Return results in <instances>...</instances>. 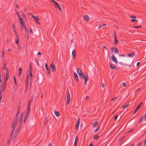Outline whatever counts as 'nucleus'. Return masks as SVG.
Wrapping results in <instances>:
<instances>
[{
  "mask_svg": "<svg viewBox=\"0 0 146 146\" xmlns=\"http://www.w3.org/2000/svg\"><path fill=\"white\" fill-rule=\"evenodd\" d=\"M15 11H16V13L17 15L18 18H19L20 17V15H19V14L18 12V11H17V10L16 9H15Z\"/></svg>",
  "mask_w": 146,
  "mask_h": 146,
  "instance_id": "nucleus-37",
  "label": "nucleus"
},
{
  "mask_svg": "<svg viewBox=\"0 0 146 146\" xmlns=\"http://www.w3.org/2000/svg\"><path fill=\"white\" fill-rule=\"evenodd\" d=\"M50 67L52 68V72L55 71L56 69L55 67V66L53 64H51L50 66Z\"/></svg>",
  "mask_w": 146,
  "mask_h": 146,
  "instance_id": "nucleus-10",
  "label": "nucleus"
},
{
  "mask_svg": "<svg viewBox=\"0 0 146 146\" xmlns=\"http://www.w3.org/2000/svg\"><path fill=\"white\" fill-rule=\"evenodd\" d=\"M37 55H42V53L39 52H38V53Z\"/></svg>",
  "mask_w": 146,
  "mask_h": 146,
  "instance_id": "nucleus-59",
  "label": "nucleus"
},
{
  "mask_svg": "<svg viewBox=\"0 0 146 146\" xmlns=\"http://www.w3.org/2000/svg\"><path fill=\"white\" fill-rule=\"evenodd\" d=\"M122 86L123 87H125L126 86V83L125 82H123L122 84Z\"/></svg>",
  "mask_w": 146,
  "mask_h": 146,
  "instance_id": "nucleus-51",
  "label": "nucleus"
},
{
  "mask_svg": "<svg viewBox=\"0 0 146 146\" xmlns=\"http://www.w3.org/2000/svg\"><path fill=\"white\" fill-rule=\"evenodd\" d=\"M31 17L34 19L36 20H40V19L38 18L37 16H34L33 15H32Z\"/></svg>",
  "mask_w": 146,
  "mask_h": 146,
  "instance_id": "nucleus-14",
  "label": "nucleus"
},
{
  "mask_svg": "<svg viewBox=\"0 0 146 146\" xmlns=\"http://www.w3.org/2000/svg\"><path fill=\"white\" fill-rule=\"evenodd\" d=\"M142 145V143L141 142H140L139 143L138 145H137V146H141V145Z\"/></svg>",
  "mask_w": 146,
  "mask_h": 146,
  "instance_id": "nucleus-53",
  "label": "nucleus"
},
{
  "mask_svg": "<svg viewBox=\"0 0 146 146\" xmlns=\"http://www.w3.org/2000/svg\"><path fill=\"white\" fill-rule=\"evenodd\" d=\"M54 113H55V115L57 117H58L60 116V114L58 112L56 111H54Z\"/></svg>",
  "mask_w": 146,
  "mask_h": 146,
  "instance_id": "nucleus-24",
  "label": "nucleus"
},
{
  "mask_svg": "<svg viewBox=\"0 0 146 146\" xmlns=\"http://www.w3.org/2000/svg\"><path fill=\"white\" fill-rule=\"evenodd\" d=\"M112 58V59L113 61V62H115L116 63H117V59L115 58L114 55L113 54V55Z\"/></svg>",
  "mask_w": 146,
  "mask_h": 146,
  "instance_id": "nucleus-12",
  "label": "nucleus"
},
{
  "mask_svg": "<svg viewBox=\"0 0 146 146\" xmlns=\"http://www.w3.org/2000/svg\"><path fill=\"white\" fill-rule=\"evenodd\" d=\"M104 83H103L102 84V88H103L104 87Z\"/></svg>",
  "mask_w": 146,
  "mask_h": 146,
  "instance_id": "nucleus-61",
  "label": "nucleus"
},
{
  "mask_svg": "<svg viewBox=\"0 0 146 146\" xmlns=\"http://www.w3.org/2000/svg\"><path fill=\"white\" fill-rule=\"evenodd\" d=\"M143 103L142 102H141L137 106L135 111L133 112V113H135L140 108L141 106L142 105Z\"/></svg>",
  "mask_w": 146,
  "mask_h": 146,
  "instance_id": "nucleus-6",
  "label": "nucleus"
},
{
  "mask_svg": "<svg viewBox=\"0 0 146 146\" xmlns=\"http://www.w3.org/2000/svg\"><path fill=\"white\" fill-rule=\"evenodd\" d=\"M30 72V79H32L33 78V74L32 72Z\"/></svg>",
  "mask_w": 146,
  "mask_h": 146,
  "instance_id": "nucleus-47",
  "label": "nucleus"
},
{
  "mask_svg": "<svg viewBox=\"0 0 146 146\" xmlns=\"http://www.w3.org/2000/svg\"><path fill=\"white\" fill-rule=\"evenodd\" d=\"M135 54V52H133L132 53H130V54H128L127 55V56L130 57H133V55Z\"/></svg>",
  "mask_w": 146,
  "mask_h": 146,
  "instance_id": "nucleus-18",
  "label": "nucleus"
},
{
  "mask_svg": "<svg viewBox=\"0 0 146 146\" xmlns=\"http://www.w3.org/2000/svg\"><path fill=\"white\" fill-rule=\"evenodd\" d=\"M134 66V63L133 62V61H132L131 62V63L129 65V66L130 67H131V66Z\"/></svg>",
  "mask_w": 146,
  "mask_h": 146,
  "instance_id": "nucleus-33",
  "label": "nucleus"
},
{
  "mask_svg": "<svg viewBox=\"0 0 146 146\" xmlns=\"http://www.w3.org/2000/svg\"><path fill=\"white\" fill-rule=\"evenodd\" d=\"M30 108H27V113H26V115H27L28 116L29 115V113L30 111Z\"/></svg>",
  "mask_w": 146,
  "mask_h": 146,
  "instance_id": "nucleus-27",
  "label": "nucleus"
},
{
  "mask_svg": "<svg viewBox=\"0 0 146 146\" xmlns=\"http://www.w3.org/2000/svg\"><path fill=\"white\" fill-rule=\"evenodd\" d=\"M29 71L30 72H32V69L31 67V65L30 64L29 66Z\"/></svg>",
  "mask_w": 146,
  "mask_h": 146,
  "instance_id": "nucleus-38",
  "label": "nucleus"
},
{
  "mask_svg": "<svg viewBox=\"0 0 146 146\" xmlns=\"http://www.w3.org/2000/svg\"><path fill=\"white\" fill-rule=\"evenodd\" d=\"M66 93L67 94L66 98L67 103L69 105L70 101V94L68 90L67 91Z\"/></svg>",
  "mask_w": 146,
  "mask_h": 146,
  "instance_id": "nucleus-4",
  "label": "nucleus"
},
{
  "mask_svg": "<svg viewBox=\"0 0 146 146\" xmlns=\"http://www.w3.org/2000/svg\"><path fill=\"white\" fill-rule=\"evenodd\" d=\"M17 119L18 118L15 117L14 118V119L13 121L11 126V128H12V130L10 135L9 139H11L13 137V132L15 130V126L17 124Z\"/></svg>",
  "mask_w": 146,
  "mask_h": 146,
  "instance_id": "nucleus-1",
  "label": "nucleus"
},
{
  "mask_svg": "<svg viewBox=\"0 0 146 146\" xmlns=\"http://www.w3.org/2000/svg\"><path fill=\"white\" fill-rule=\"evenodd\" d=\"M25 29V35H26V36H27V39L29 40V31H28V30L27 29V28Z\"/></svg>",
  "mask_w": 146,
  "mask_h": 146,
  "instance_id": "nucleus-9",
  "label": "nucleus"
},
{
  "mask_svg": "<svg viewBox=\"0 0 146 146\" xmlns=\"http://www.w3.org/2000/svg\"><path fill=\"white\" fill-rule=\"evenodd\" d=\"M98 137L99 136L97 134H96L95 135L94 138L95 139H97Z\"/></svg>",
  "mask_w": 146,
  "mask_h": 146,
  "instance_id": "nucleus-34",
  "label": "nucleus"
},
{
  "mask_svg": "<svg viewBox=\"0 0 146 146\" xmlns=\"http://www.w3.org/2000/svg\"><path fill=\"white\" fill-rule=\"evenodd\" d=\"M131 22H133L135 21H137V20L135 19H132L131 20Z\"/></svg>",
  "mask_w": 146,
  "mask_h": 146,
  "instance_id": "nucleus-43",
  "label": "nucleus"
},
{
  "mask_svg": "<svg viewBox=\"0 0 146 146\" xmlns=\"http://www.w3.org/2000/svg\"><path fill=\"white\" fill-rule=\"evenodd\" d=\"M84 18L85 20L86 21L89 20V17L87 15H86L85 16H84Z\"/></svg>",
  "mask_w": 146,
  "mask_h": 146,
  "instance_id": "nucleus-21",
  "label": "nucleus"
},
{
  "mask_svg": "<svg viewBox=\"0 0 146 146\" xmlns=\"http://www.w3.org/2000/svg\"><path fill=\"white\" fill-rule=\"evenodd\" d=\"M22 15H23V17H24V18L25 19V18H26V17L25 15V14H24L23 13Z\"/></svg>",
  "mask_w": 146,
  "mask_h": 146,
  "instance_id": "nucleus-63",
  "label": "nucleus"
},
{
  "mask_svg": "<svg viewBox=\"0 0 146 146\" xmlns=\"http://www.w3.org/2000/svg\"><path fill=\"white\" fill-rule=\"evenodd\" d=\"M21 27H23L24 29L26 28V27L25 25V23H24V22L22 23H21Z\"/></svg>",
  "mask_w": 146,
  "mask_h": 146,
  "instance_id": "nucleus-26",
  "label": "nucleus"
},
{
  "mask_svg": "<svg viewBox=\"0 0 146 146\" xmlns=\"http://www.w3.org/2000/svg\"><path fill=\"white\" fill-rule=\"evenodd\" d=\"M20 109H21L20 106H19L18 107V111H17V113H20Z\"/></svg>",
  "mask_w": 146,
  "mask_h": 146,
  "instance_id": "nucleus-40",
  "label": "nucleus"
},
{
  "mask_svg": "<svg viewBox=\"0 0 146 146\" xmlns=\"http://www.w3.org/2000/svg\"><path fill=\"white\" fill-rule=\"evenodd\" d=\"M32 79H30V86H32Z\"/></svg>",
  "mask_w": 146,
  "mask_h": 146,
  "instance_id": "nucleus-48",
  "label": "nucleus"
},
{
  "mask_svg": "<svg viewBox=\"0 0 146 146\" xmlns=\"http://www.w3.org/2000/svg\"><path fill=\"white\" fill-rule=\"evenodd\" d=\"M9 74L8 73H7L5 78V79L4 82H5L6 83V82L7 81L8 78H9Z\"/></svg>",
  "mask_w": 146,
  "mask_h": 146,
  "instance_id": "nucleus-13",
  "label": "nucleus"
},
{
  "mask_svg": "<svg viewBox=\"0 0 146 146\" xmlns=\"http://www.w3.org/2000/svg\"><path fill=\"white\" fill-rule=\"evenodd\" d=\"M118 117V115H115V116L114 118V120L115 121L117 118Z\"/></svg>",
  "mask_w": 146,
  "mask_h": 146,
  "instance_id": "nucleus-46",
  "label": "nucleus"
},
{
  "mask_svg": "<svg viewBox=\"0 0 146 146\" xmlns=\"http://www.w3.org/2000/svg\"><path fill=\"white\" fill-rule=\"evenodd\" d=\"M35 23H36V24H38V25H40V23L39 22H38V21H35Z\"/></svg>",
  "mask_w": 146,
  "mask_h": 146,
  "instance_id": "nucleus-55",
  "label": "nucleus"
},
{
  "mask_svg": "<svg viewBox=\"0 0 146 146\" xmlns=\"http://www.w3.org/2000/svg\"><path fill=\"white\" fill-rule=\"evenodd\" d=\"M100 128L99 125L98 127L94 130L95 132H96L97 131H98L100 129Z\"/></svg>",
  "mask_w": 146,
  "mask_h": 146,
  "instance_id": "nucleus-36",
  "label": "nucleus"
},
{
  "mask_svg": "<svg viewBox=\"0 0 146 146\" xmlns=\"http://www.w3.org/2000/svg\"><path fill=\"white\" fill-rule=\"evenodd\" d=\"M119 40L117 39V38H114V44H117L119 42Z\"/></svg>",
  "mask_w": 146,
  "mask_h": 146,
  "instance_id": "nucleus-22",
  "label": "nucleus"
},
{
  "mask_svg": "<svg viewBox=\"0 0 146 146\" xmlns=\"http://www.w3.org/2000/svg\"><path fill=\"white\" fill-rule=\"evenodd\" d=\"M6 83L5 82H4V83L3 86V88H2V91H4L6 88Z\"/></svg>",
  "mask_w": 146,
  "mask_h": 146,
  "instance_id": "nucleus-15",
  "label": "nucleus"
},
{
  "mask_svg": "<svg viewBox=\"0 0 146 146\" xmlns=\"http://www.w3.org/2000/svg\"><path fill=\"white\" fill-rule=\"evenodd\" d=\"M110 67L111 69H114V68L116 69V68H115V65L114 64H112L111 63H110Z\"/></svg>",
  "mask_w": 146,
  "mask_h": 146,
  "instance_id": "nucleus-19",
  "label": "nucleus"
},
{
  "mask_svg": "<svg viewBox=\"0 0 146 146\" xmlns=\"http://www.w3.org/2000/svg\"><path fill=\"white\" fill-rule=\"evenodd\" d=\"M47 66V64L46 63L45 65V66L46 69V70H47L46 73L47 74H50V69L48 68Z\"/></svg>",
  "mask_w": 146,
  "mask_h": 146,
  "instance_id": "nucleus-11",
  "label": "nucleus"
},
{
  "mask_svg": "<svg viewBox=\"0 0 146 146\" xmlns=\"http://www.w3.org/2000/svg\"><path fill=\"white\" fill-rule=\"evenodd\" d=\"M19 113H17L16 115V116H15V117H17V118H18V117H19Z\"/></svg>",
  "mask_w": 146,
  "mask_h": 146,
  "instance_id": "nucleus-57",
  "label": "nucleus"
},
{
  "mask_svg": "<svg viewBox=\"0 0 146 146\" xmlns=\"http://www.w3.org/2000/svg\"><path fill=\"white\" fill-rule=\"evenodd\" d=\"M36 62H37V64L38 65V66H39V62L37 61V59L35 60Z\"/></svg>",
  "mask_w": 146,
  "mask_h": 146,
  "instance_id": "nucleus-52",
  "label": "nucleus"
},
{
  "mask_svg": "<svg viewBox=\"0 0 146 146\" xmlns=\"http://www.w3.org/2000/svg\"><path fill=\"white\" fill-rule=\"evenodd\" d=\"M48 118L47 117H46L45 119V124H46V123H48Z\"/></svg>",
  "mask_w": 146,
  "mask_h": 146,
  "instance_id": "nucleus-41",
  "label": "nucleus"
},
{
  "mask_svg": "<svg viewBox=\"0 0 146 146\" xmlns=\"http://www.w3.org/2000/svg\"><path fill=\"white\" fill-rule=\"evenodd\" d=\"M82 77H80L81 79H83V78L85 80V84L86 85L87 81H88V78L87 74L86 73H83L82 74Z\"/></svg>",
  "mask_w": 146,
  "mask_h": 146,
  "instance_id": "nucleus-2",
  "label": "nucleus"
},
{
  "mask_svg": "<svg viewBox=\"0 0 146 146\" xmlns=\"http://www.w3.org/2000/svg\"><path fill=\"white\" fill-rule=\"evenodd\" d=\"M13 27L14 30H15V25L14 24H13Z\"/></svg>",
  "mask_w": 146,
  "mask_h": 146,
  "instance_id": "nucleus-62",
  "label": "nucleus"
},
{
  "mask_svg": "<svg viewBox=\"0 0 146 146\" xmlns=\"http://www.w3.org/2000/svg\"><path fill=\"white\" fill-rule=\"evenodd\" d=\"M20 23H22L23 22V20L22 18L20 17L19 18Z\"/></svg>",
  "mask_w": 146,
  "mask_h": 146,
  "instance_id": "nucleus-30",
  "label": "nucleus"
},
{
  "mask_svg": "<svg viewBox=\"0 0 146 146\" xmlns=\"http://www.w3.org/2000/svg\"><path fill=\"white\" fill-rule=\"evenodd\" d=\"M77 72L79 75L80 77H82V74H83L81 70L78 68L77 69Z\"/></svg>",
  "mask_w": 146,
  "mask_h": 146,
  "instance_id": "nucleus-8",
  "label": "nucleus"
},
{
  "mask_svg": "<svg viewBox=\"0 0 146 146\" xmlns=\"http://www.w3.org/2000/svg\"><path fill=\"white\" fill-rule=\"evenodd\" d=\"M111 50L112 52H114L115 53H117L119 52V50L115 47H112Z\"/></svg>",
  "mask_w": 146,
  "mask_h": 146,
  "instance_id": "nucleus-5",
  "label": "nucleus"
},
{
  "mask_svg": "<svg viewBox=\"0 0 146 146\" xmlns=\"http://www.w3.org/2000/svg\"><path fill=\"white\" fill-rule=\"evenodd\" d=\"M141 27H142L141 26H135L134 27V28L137 29V28H140Z\"/></svg>",
  "mask_w": 146,
  "mask_h": 146,
  "instance_id": "nucleus-50",
  "label": "nucleus"
},
{
  "mask_svg": "<svg viewBox=\"0 0 146 146\" xmlns=\"http://www.w3.org/2000/svg\"><path fill=\"white\" fill-rule=\"evenodd\" d=\"M17 40H16V41H15V42L16 43H17V44L18 43L19 44V38L18 35H17Z\"/></svg>",
  "mask_w": 146,
  "mask_h": 146,
  "instance_id": "nucleus-28",
  "label": "nucleus"
},
{
  "mask_svg": "<svg viewBox=\"0 0 146 146\" xmlns=\"http://www.w3.org/2000/svg\"><path fill=\"white\" fill-rule=\"evenodd\" d=\"M3 68L4 70L6 68V65L5 63H4L3 64Z\"/></svg>",
  "mask_w": 146,
  "mask_h": 146,
  "instance_id": "nucleus-42",
  "label": "nucleus"
},
{
  "mask_svg": "<svg viewBox=\"0 0 146 146\" xmlns=\"http://www.w3.org/2000/svg\"><path fill=\"white\" fill-rule=\"evenodd\" d=\"M51 1L52 2H53L54 3V6L57 7L60 11H62V9L60 6L57 3L56 1H55L54 0H51Z\"/></svg>",
  "mask_w": 146,
  "mask_h": 146,
  "instance_id": "nucleus-3",
  "label": "nucleus"
},
{
  "mask_svg": "<svg viewBox=\"0 0 146 146\" xmlns=\"http://www.w3.org/2000/svg\"><path fill=\"white\" fill-rule=\"evenodd\" d=\"M146 144V139L144 140L143 142V144Z\"/></svg>",
  "mask_w": 146,
  "mask_h": 146,
  "instance_id": "nucleus-64",
  "label": "nucleus"
},
{
  "mask_svg": "<svg viewBox=\"0 0 146 146\" xmlns=\"http://www.w3.org/2000/svg\"><path fill=\"white\" fill-rule=\"evenodd\" d=\"M28 116H29L28 115H25V118L24 119H27V118H28Z\"/></svg>",
  "mask_w": 146,
  "mask_h": 146,
  "instance_id": "nucleus-56",
  "label": "nucleus"
},
{
  "mask_svg": "<svg viewBox=\"0 0 146 146\" xmlns=\"http://www.w3.org/2000/svg\"><path fill=\"white\" fill-rule=\"evenodd\" d=\"M117 98V97H115L114 98H112L111 99V101H113V100H114L116 99Z\"/></svg>",
  "mask_w": 146,
  "mask_h": 146,
  "instance_id": "nucleus-58",
  "label": "nucleus"
},
{
  "mask_svg": "<svg viewBox=\"0 0 146 146\" xmlns=\"http://www.w3.org/2000/svg\"><path fill=\"white\" fill-rule=\"evenodd\" d=\"M89 98H90V97H89V96H86V97L85 98V100L86 101V100H89Z\"/></svg>",
  "mask_w": 146,
  "mask_h": 146,
  "instance_id": "nucleus-45",
  "label": "nucleus"
},
{
  "mask_svg": "<svg viewBox=\"0 0 146 146\" xmlns=\"http://www.w3.org/2000/svg\"><path fill=\"white\" fill-rule=\"evenodd\" d=\"M14 83H15V85H16L17 81H16V79L15 78V77H14Z\"/></svg>",
  "mask_w": 146,
  "mask_h": 146,
  "instance_id": "nucleus-54",
  "label": "nucleus"
},
{
  "mask_svg": "<svg viewBox=\"0 0 146 146\" xmlns=\"http://www.w3.org/2000/svg\"><path fill=\"white\" fill-rule=\"evenodd\" d=\"M23 113L22 112L21 113V116L20 117V120H23Z\"/></svg>",
  "mask_w": 146,
  "mask_h": 146,
  "instance_id": "nucleus-32",
  "label": "nucleus"
},
{
  "mask_svg": "<svg viewBox=\"0 0 146 146\" xmlns=\"http://www.w3.org/2000/svg\"><path fill=\"white\" fill-rule=\"evenodd\" d=\"M106 25V24H100L98 26V28H101L103 27V26H105Z\"/></svg>",
  "mask_w": 146,
  "mask_h": 146,
  "instance_id": "nucleus-25",
  "label": "nucleus"
},
{
  "mask_svg": "<svg viewBox=\"0 0 146 146\" xmlns=\"http://www.w3.org/2000/svg\"><path fill=\"white\" fill-rule=\"evenodd\" d=\"M28 79H26L25 83V87H27L28 86Z\"/></svg>",
  "mask_w": 146,
  "mask_h": 146,
  "instance_id": "nucleus-31",
  "label": "nucleus"
},
{
  "mask_svg": "<svg viewBox=\"0 0 146 146\" xmlns=\"http://www.w3.org/2000/svg\"><path fill=\"white\" fill-rule=\"evenodd\" d=\"M129 104H128L126 105H123L122 106V108H125L126 107H127L129 106Z\"/></svg>",
  "mask_w": 146,
  "mask_h": 146,
  "instance_id": "nucleus-39",
  "label": "nucleus"
},
{
  "mask_svg": "<svg viewBox=\"0 0 146 146\" xmlns=\"http://www.w3.org/2000/svg\"><path fill=\"white\" fill-rule=\"evenodd\" d=\"M22 70V68H19L18 75H19V76H20L21 74Z\"/></svg>",
  "mask_w": 146,
  "mask_h": 146,
  "instance_id": "nucleus-23",
  "label": "nucleus"
},
{
  "mask_svg": "<svg viewBox=\"0 0 146 146\" xmlns=\"http://www.w3.org/2000/svg\"><path fill=\"white\" fill-rule=\"evenodd\" d=\"M143 118H144V116H142L140 118V120H139V123H141L142 122Z\"/></svg>",
  "mask_w": 146,
  "mask_h": 146,
  "instance_id": "nucleus-29",
  "label": "nucleus"
},
{
  "mask_svg": "<svg viewBox=\"0 0 146 146\" xmlns=\"http://www.w3.org/2000/svg\"><path fill=\"white\" fill-rule=\"evenodd\" d=\"M35 94L34 95H33L32 96V97L31 99L32 101L33 100V99L35 98Z\"/></svg>",
  "mask_w": 146,
  "mask_h": 146,
  "instance_id": "nucleus-44",
  "label": "nucleus"
},
{
  "mask_svg": "<svg viewBox=\"0 0 146 146\" xmlns=\"http://www.w3.org/2000/svg\"><path fill=\"white\" fill-rule=\"evenodd\" d=\"M129 17L130 18H136V16H134V15H131L130 16H129Z\"/></svg>",
  "mask_w": 146,
  "mask_h": 146,
  "instance_id": "nucleus-49",
  "label": "nucleus"
},
{
  "mask_svg": "<svg viewBox=\"0 0 146 146\" xmlns=\"http://www.w3.org/2000/svg\"><path fill=\"white\" fill-rule=\"evenodd\" d=\"M30 100H29L28 101V106H27V108H30Z\"/></svg>",
  "mask_w": 146,
  "mask_h": 146,
  "instance_id": "nucleus-35",
  "label": "nucleus"
},
{
  "mask_svg": "<svg viewBox=\"0 0 146 146\" xmlns=\"http://www.w3.org/2000/svg\"><path fill=\"white\" fill-rule=\"evenodd\" d=\"M74 76L75 79L76 80H77V81H78V79L77 74L75 72H74Z\"/></svg>",
  "mask_w": 146,
  "mask_h": 146,
  "instance_id": "nucleus-16",
  "label": "nucleus"
},
{
  "mask_svg": "<svg viewBox=\"0 0 146 146\" xmlns=\"http://www.w3.org/2000/svg\"><path fill=\"white\" fill-rule=\"evenodd\" d=\"M30 32L31 33H33L32 30L31 28L30 29Z\"/></svg>",
  "mask_w": 146,
  "mask_h": 146,
  "instance_id": "nucleus-60",
  "label": "nucleus"
},
{
  "mask_svg": "<svg viewBox=\"0 0 146 146\" xmlns=\"http://www.w3.org/2000/svg\"><path fill=\"white\" fill-rule=\"evenodd\" d=\"M80 121V119L78 118V119L77 122L76 123V125L75 127V130H77L78 129Z\"/></svg>",
  "mask_w": 146,
  "mask_h": 146,
  "instance_id": "nucleus-7",
  "label": "nucleus"
},
{
  "mask_svg": "<svg viewBox=\"0 0 146 146\" xmlns=\"http://www.w3.org/2000/svg\"><path fill=\"white\" fill-rule=\"evenodd\" d=\"M72 54L73 55V58H74L76 54V51L75 50H73L72 52Z\"/></svg>",
  "mask_w": 146,
  "mask_h": 146,
  "instance_id": "nucleus-17",
  "label": "nucleus"
},
{
  "mask_svg": "<svg viewBox=\"0 0 146 146\" xmlns=\"http://www.w3.org/2000/svg\"><path fill=\"white\" fill-rule=\"evenodd\" d=\"M98 121H96L94 122L93 123L92 125L94 127H95L96 125L98 124Z\"/></svg>",
  "mask_w": 146,
  "mask_h": 146,
  "instance_id": "nucleus-20",
  "label": "nucleus"
}]
</instances>
